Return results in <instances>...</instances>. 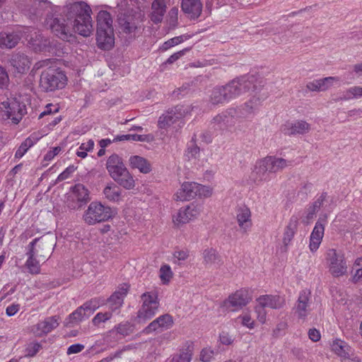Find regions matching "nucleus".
I'll use <instances>...</instances> for the list:
<instances>
[{"mask_svg":"<svg viewBox=\"0 0 362 362\" xmlns=\"http://www.w3.org/2000/svg\"><path fill=\"white\" fill-rule=\"evenodd\" d=\"M64 13L72 23L74 33L83 37L90 36L93 28L90 16L92 11L89 5L84 1L69 3L64 7Z\"/></svg>","mask_w":362,"mask_h":362,"instance_id":"f257e3e1","label":"nucleus"},{"mask_svg":"<svg viewBox=\"0 0 362 362\" xmlns=\"http://www.w3.org/2000/svg\"><path fill=\"white\" fill-rule=\"evenodd\" d=\"M96 42L98 48L110 50L115 45V35L111 14L107 11H100L96 16Z\"/></svg>","mask_w":362,"mask_h":362,"instance_id":"f03ea898","label":"nucleus"},{"mask_svg":"<svg viewBox=\"0 0 362 362\" xmlns=\"http://www.w3.org/2000/svg\"><path fill=\"white\" fill-rule=\"evenodd\" d=\"M106 169L110 177L126 189L135 186L133 176L125 167L122 158L116 153L112 154L107 160Z\"/></svg>","mask_w":362,"mask_h":362,"instance_id":"7ed1b4c3","label":"nucleus"},{"mask_svg":"<svg viewBox=\"0 0 362 362\" xmlns=\"http://www.w3.org/2000/svg\"><path fill=\"white\" fill-rule=\"evenodd\" d=\"M262 80L254 75L244 76L234 79L223 86L228 101L241 96L251 90L258 92L262 86Z\"/></svg>","mask_w":362,"mask_h":362,"instance_id":"20e7f679","label":"nucleus"},{"mask_svg":"<svg viewBox=\"0 0 362 362\" xmlns=\"http://www.w3.org/2000/svg\"><path fill=\"white\" fill-rule=\"evenodd\" d=\"M45 26L63 40H69L73 35L74 28L71 21L58 13L49 12L45 19Z\"/></svg>","mask_w":362,"mask_h":362,"instance_id":"39448f33","label":"nucleus"},{"mask_svg":"<svg viewBox=\"0 0 362 362\" xmlns=\"http://www.w3.org/2000/svg\"><path fill=\"white\" fill-rule=\"evenodd\" d=\"M67 81L66 76L59 69L49 67L40 75V88L44 92H52L63 88Z\"/></svg>","mask_w":362,"mask_h":362,"instance_id":"423d86ee","label":"nucleus"},{"mask_svg":"<svg viewBox=\"0 0 362 362\" xmlns=\"http://www.w3.org/2000/svg\"><path fill=\"white\" fill-rule=\"evenodd\" d=\"M26 113L25 104L16 98L0 103V117L5 120L11 119L13 124H18Z\"/></svg>","mask_w":362,"mask_h":362,"instance_id":"0eeeda50","label":"nucleus"},{"mask_svg":"<svg viewBox=\"0 0 362 362\" xmlns=\"http://www.w3.org/2000/svg\"><path fill=\"white\" fill-rule=\"evenodd\" d=\"M142 305L137 312L136 320L138 323H145L156 314L159 301L154 292H145L141 296Z\"/></svg>","mask_w":362,"mask_h":362,"instance_id":"6e6552de","label":"nucleus"},{"mask_svg":"<svg viewBox=\"0 0 362 362\" xmlns=\"http://www.w3.org/2000/svg\"><path fill=\"white\" fill-rule=\"evenodd\" d=\"M113 216L112 209L102 204L100 202H91L84 211L83 219L88 225H95L98 223L105 222Z\"/></svg>","mask_w":362,"mask_h":362,"instance_id":"1a4fd4ad","label":"nucleus"},{"mask_svg":"<svg viewBox=\"0 0 362 362\" xmlns=\"http://www.w3.org/2000/svg\"><path fill=\"white\" fill-rule=\"evenodd\" d=\"M57 238L52 233L35 238L28 246L29 251H35L36 257L45 260L50 256L56 245Z\"/></svg>","mask_w":362,"mask_h":362,"instance_id":"9d476101","label":"nucleus"},{"mask_svg":"<svg viewBox=\"0 0 362 362\" xmlns=\"http://www.w3.org/2000/svg\"><path fill=\"white\" fill-rule=\"evenodd\" d=\"M90 200V192L83 184L78 183L71 187L67 206L71 210L81 209Z\"/></svg>","mask_w":362,"mask_h":362,"instance_id":"9b49d317","label":"nucleus"},{"mask_svg":"<svg viewBox=\"0 0 362 362\" xmlns=\"http://www.w3.org/2000/svg\"><path fill=\"white\" fill-rule=\"evenodd\" d=\"M240 117H245L240 108H228L215 116L211 122V125L215 130H224L234 125L235 119Z\"/></svg>","mask_w":362,"mask_h":362,"instance_id":"f8f14e48","label":"nucleus"},{"mask_svg":"<svg viewBox=\"0 0 362 362\" xmlns=\"http://www.w3.org/2000/svg\"><path fill=\"white\" fill-rule=\"evenodd\" d=\"M326 260L329 265V271L334 277H339L346 273V262L341 252L329 249L326 253Z\"/></svg>","mask_w":362,"mask_h":362,"instance_id":"ddd939ff","label":"nucleus"},{"mask_svg":"<svg viewBox=\"0 0 362 362\" xmlns=\"http://www.w3.org/2000/svg\"><path fill=\"white\" fill-rule=\"evenodd\" d=\"M251 300L252 297L249 291L247 289H240L230 295L223 301V306L228 309L231 308V310L235 311L247 305Z\"/></svg>","mask_w":362,"mask_h":362,"instance_id":"4468645a","label":"nucleus"},{"mask_svg":"<svg viewBox=\"0 0 362 362\" xmlns=\"http://www.w3.org/2000/svg\"><path fill=\"white\" fill-rule=\"evenodd\" d=\"M327 222L326 214L320 215L315 223V227L310 236L309 248L312 252L317 251L319 248L324 236L325 226Z\"/></svg>","mask_w":362,"mask_h":362,"instance_id":"2eb2a0df","label":"nucleus"},{"mask_svg":"<svg viewBox=\"0 0 362 362\" xmlns=\"http://www.w3.org/2000/svg\"><path fill=\"white\" fill-rule=\"evenodd\" d=\"M174 325L173 317L169 314H164L148 324L146 327L143 332L148 334L153 332H163V330L170 329Z\"/></svg>","mask_w":362,"mask_h":362,"instance_id":"dca6fc26","label":"nucleus"},{"mask_svg":"<svg viewBox=\"0 0 362 362\" xmlns=\"http://www.w3.org/2000/svg\"><path fill=\"white\" fill-rule=\"evenodd\" d=\"M130 286L128 284H120L117 289L106 300L112 312L119 310L127 296Z\"/></svg>","mask_w":362,"mask_h":362,"instance_id":"f3484780","label":"nucleus"},{"mask_svg":"<svg viewBox=\"0 0 362 362\" xmlns=\"http://www.w3.org/2000/svg\"><path fill=\"white\" fill-rule=\"evenodd\" d=\"M22 38V33L18 30H5L0 32V48L12 49Z\"/></svg>","mask_w":362,"mask_h":362,"instance_id":"a211bd4d","label":"nucleus"},{"mask_svg":"<svg viewBox=\"0 0 362 362\" xmlns=\"http://www.w3.org/2000/svg\"><path fill=\"white\" fill-rule=\"evenodd\" d=\"M310 124L303 120H298L293 122H287L281 127L282 132L286 135L304 134L309 132Z\"/></svg>","mask_w":362,"mask_h":362,"instance_id":"6ab92c4d","label":"nucleus"},{"mask_svg":"<svg viewBox=\"0 0 362 362\" xmlns=\"http://www.w3.org/2000/svg\"><path fill=\"white\" fill-rule=\"evenodd\" d=\"M197 187L199 184L194 182H184L181 189L176 193V199L180 201H187L192 199L197 196Z\"/></svg>","mask_w":362,"mask_h":362,"instance_id":"aec40b11","label":"nucleus"},{"mask_svg":"<svg viewBox=\"0 0 362 362\" xmlns=\"http://www.w3.org/2000/svg\"><path fill=\"white\" fill-rule=\"evenodd\" d=\"M262 87L263 85L262 84L261 88L257 93L251 90L249 93L250 95L253 94L252 98L249 101L246 102L243 106L238 107L240 108L241 112L244 114L245 117H247V115L252 114L257 106L260 105L261 101L266 98L264 94H259Z\"/></svg>","mask_w":362,"mask_h":362,"instance_id":"412c9836","label":"nucleus"},{"mask_svg":"<svg viewBox=\"0 0 362 362\" xmlns=\"http://www.w3.org/2000/svg\"><path fill=\"white\" fill-rule=\"evenodd\" d=\"M262 87L263 85L262 84L261 88L257 93L251 90L249 93L250 95L253 94L252 98L249 101L246 102L243 106L238 107L240 108L241 112L244 114L245 117H247V115L252 114L257 106L260 105L261 101L266 98L264 94H259Z\"/></svg>","mask_w":362,"mask_h":362,"instance_id":"4be33fe9","label":"nucleus"},{"mask_svg":"<svg viewBox=\"0 0 362 362\" xmlns=\"http://www.w3.org/2000/svg\"><path fill=\"white\" fill-rule=\"evenodd\" d=\"M59 317L57 315L46 317L36 325V334L39 337L46 335L59 326Z\"/></svg>","mask_w":362,"mask_h":362,"instance_id":"5701e85b","label":"nucleus"},{"mask_svg":"<svg viewBox=\"0 0 362 362\" xmlns=\"http://www.w3.org/2000/svg\"><path fill=\"white\" fill-rule=\"evenodd\" d=\"M181 8L190 18L196 19L202 13V4L200 0H182Z\"/></svg>","mask_w":362,"mask_h":362,"instance_id":"b1692460","label":"nucleus"},{"mask_svg":"<svg viewBox=\"0 0 362 362\" xmlns=\"http://www.w3.org/2000/svg\"><path fill=\"white\" fill-rule=\"evenodd\" d=\"M257 301L265 308L272 309H280L285 305V299L279 295H262L260 296Z\"/></svg>","mask_w":362,"mask_h":362,"instance_id":"393cba45","label":"nucleus"},{"mask_svg":"<svg viewBox=\"0 0 362 362\" xmlns=\"http://www.w3.org/2000/svg\"><path fill=\"white\" fill-rule=\"evenodd\" d=\"M236 218L238 226L243 233H246L251 228L252 225L251 212L247 206H240L237 209Z\"/></svg>","mask_w":362,"mask_h":362,"instance_id":"a878e982","label":"nucleus"},{"mask_svg":"<svg viewBox=\"0 0 362 362\" xmlns=\"http://www.w3.org/2000/svg\"><path fill=\"white\" fill-rule=\"evenodd\" d=\"M263 159L267 168H268V173H275L291 165V161L282 158L267 156Z\"/></svg>","mask_w":362,"mask_h":362,"instance_id":"bb28decb","label":"nucleus"},{"mask_svg":"<svg viewBox=\"0 0 362 362\" xmlns=\"http://www.w3.org/2000/svg\"><path fill=\"white\" fill-rule=\"evenodd\" d=\"M298 216L293 215L290 218L288 225L286 226L284 233L283 244L285 247H287L291 241L293 240L298 229ZM285 251H286V248H285Z\"/></svg>","mask_w":362,"mask_h":362,"instance_id":"cd10ccee","label":"nucleus"},{"mask_svg":"<svg viewBox=\"0 0 362 362\" xmlns=\"http://www.w3.org/2000/svg\"><path fill=\"white\" fill-rule=\"evenodd\" d=\"M267 173H268V168H267L262 158L256 163L250 173V180L255 184H259L267 180Z\"/></svg>","mask_w":362,"mask_h":362,"instance_id":"c85d7f7f","label":"nucleus"},{"mask_svg":"<svg viewBox=\"0 0 362 362\" xmlns=\"http://www.w3.org/2000/svg\"><path fill=\"white\" fill-rule=\"evenodd\" d=\"M129 165L132 168L138 169L139 172L147 174L151 171V165L150 162L139 156H132L129 158Z\"/></svg>","mask_w":362,"mask_h":362,"instance_id":"c756f323","label":"nucleus"},{"mask_svg":"<svg viewBox=\"0 0 362 362\" xmlns=\"http://www.w3.org/2000/svg\"><path fill=\"white\" fill-rule=\"evenodd\" d=\"M310 293L302 291L298 296L297 304L294 309L298 317L304 318L307 315V308L308 307Z\"/></svg>","mask_w":362,"mask_h":362,"instance_id":"7c9ffc66","label":"nucleus"},{"mask_svg":"<svg viewBox=\"0 0 362 362\" xmlns=\"http://www.w3.org/2000/svg\"><path fill=\"white\" fill-rule=\"evenodd\" d=\"M204 263L206 265L222 264V259L216 250L214 248H206L202 252Z\"/></svg>","mask_w":362,"mask_h":362,"instance_id":"2f4dec72","label":"nucleus"},{"mask_svg":"<svg viewBox=\"0 0 362 362\" xmlns=\"http://www.w3.org/2000/svg\"><path fill=\"white\" fill-rule=\"evenodd\" d=\"M28 259L25 262V266L29 270V272L32 274H39L40 272V267L39 261L36 259V255L35 251H29L28 250L26 252Z\"/></svg>","mask_w":362,"mask_h":362,"instance_id":"473e14b6","label":"nucleus"},{"mask_svg":"<svg viewBox=\"0 0 362 362\" xmlns=\"http://www.w3.org/2000/svg\"><path fill=\"white\" fill-rule=\"evenodd\" d=\"M38 140L39 138L35 134L28 137L17 149L15 153V157L18 158H22L27 152V151L30 147H32Z\"/></svg>","mask_w":362,"mask_h":362,"instance_id":"72a5a7b5","label":"nucleus"},{"mask_svg":"<svg viewBox=\"0 0 362 362\" xmlns=\"http://www.w3.org/2000/svg\"><path fill=\"white\" fill-rule=\"evenodd\" d=\"M85 317H86V315L80 306L66 318L64 323L67 327H73L81 322Z\"/></svg>","mask_w":362,"mask_h":362,"instance_id":"f704fd0d","label":"nucleus"},{"mask_svg":"<svg viewBox=\"0 0 362 362\" xmlns=\"http://www.w3.org/2000/svg\"><path fill=\"white\" fill-rule=\"evenodd\" d=\"M121 192L119 187L114 183L107 185L103 189L105 198L113 202H118L120 199Z\"/></svg>","mask_w":362,"mask_h":362,"instance_id":"c9c22d12","label":"nucleus"},{"mask_svg":"<svg viewBox=\"0 0 362 362\" xmlns=\"http://www.w3.org/2000/svg\"><path fill=\"white\" fill-rule=\"evenodd\" d=\"M193 354L192 344H188L179 354L173 356L170 362H190Z\"/></svg>","mask_w":362,"mask_h":362,"instance_id":"e433bc0d","label":"nucleus"},{"mask_svg":"<svg viewBox=\"0 0 362 362\" xmlns=\"http://www.w3.org/2000/svg\"><path fill=\"white\" fill-rule=\"evenodd\" d=\"M12 64L18 71H23L25 69L29 68L30 61L24 54H16L12 57Z\"/></svg>","mask_w":362,"mask_h":362,"instance_id":"4c0bfd02","label":"nucleus"},{"mask_svg":"<svg viewBox=\"0 0 362 362\" xmlns=\"http://www.w3.org/2000/svg\"><path fill=\"white\" fill-rule=\"evenodd\" d=\"M210 102L213 105H218L228 102L223 86L216 87L212 90L210 95Z\"/></svg>","mask_w":362,"mask_h":362,"instance_id":"58836bf2","label":"nucleus"},{"mask_svg":"<svg viewBox=\"0 0 362 362\" xmlns=\"http://www.w3.org/2000/svg\"><path fill=\"white\" fill-rule=\"evenodd\" d=\"M348 349V345L341 340L337 339L334 341L332 344V351H334L338 356L344 358L349 356V354L347 351Z\"/></svg>","mask_w":362,"mask_h":362,"instance_id":"ea45409f","label":"nucleus"},{"mask_svg":"<svg viewBox=\"0 0 362 362\" xmlns=\"http://www.w3.org/2000/svg\"><path fill=\"white\" fill-rule=\"evenodd\" d=\"M100 305V298H94L85 302L81 306L86 317L92 315Z\"/></svg>","mask_w":362,"mask_h":362,"instance_id":"a19ab883","label":"nucleus"},{"mask_svg":"<svg viewBox=\"0 0 362 362\" xmlns=\"http://www.w3.org/2000/svg\"><path fill=\"white\" fill-rule=\"evenodd\" d=\"M171 113L173 112L169 110L166 114L159 117L158 125L160 129H165L178 121V119H175L174 117L175 115Z\"/></svg>","mask_w":362,"mask_h":362,"instance_id":"79ce46f5","label":"nucleus"},{"mask_svg":"<svg viewBox=\"0 0 362 362\" xmlns=\"http://www.w3.org/2000/svg\"><path fill=\"white\" fill-rule=\"evenodd\" d=\"M354 274L352 276V281L355 284L362 283V257L357 258L353 266Z\"/></svg>","mask_w":362,"mask_h":362,"instance_id":"37998d69","label":"nucleus"},{"mask_svg":"<svg viewBox=\"0 0 362 362\" xmlns=\"http://www.w3.org/2000/svg\"><path fill=\"white\" fill-rule=\"evenodd\" d=\"M187 208H185V209L181 208L179 210L177 216L173 219V221L175 224H177L178 226L180 224H184V223L189 222L192 218H193L189 215V213H187Z\"/></svg>","mask_w":362,"mask_h":362,"instance_id":"c03bdc74","label":"nucleus"},{"mask_svg":"<svg viewBox=\"0 0 362 362\" xmlns=\"http://www.w3.org/2000/svg\"><path fill=\"white\" fill-rule=\"evenodd\" d=\"M189 38V36L185 35L173 37V38L170 39L169 40L165 42L162 46V48L163 50H167L169 48L182 42Z\"/></svg>","mask_w":362,"mask_h":362,"instance_id":"a18cd8bd","label":"nucleus"},{"mask_svg":"<svg viewBox=\"0 0 362 362\" xmlns=\"http://www.w3.org/2000/svg\"><path fill=\"white\" fill-rule=\"evenodd\" d=\"M94 147V141L93 139H89L86 143H83L79 147V150L76 153L78 157L84 158L87 156V152L90 151Z\"/></svg>","mask_w":362,"mask_h":362,"instance_id":"49530a36","label":"nucleus"},{"mask_svg":"<svg viewBox=\"0 0 362 362\" xmlns=\"http://www.w3.org/2000/svg\"><path fill=\"white\" fill-rule=\"evenodd\" d=\"M173 276L170 267L168 264L163 265L160 269V278L163 284L168 283Z\"/></svg>","mask_w":362,"mask_h":362,"instance_id":"de8ad7c7","label":"nucleus"},{"mask_svg":"<svg viewBox=\"0 0 362 362\" xmlns=\"http://www.w3.org/2000/svg\"><path fill=\"white\" fill-rule=\"evenodd\" d=\"M321 91H325L329 88L334 81H338L337 77L328 76L323 78L317 79Z\"/></svg>","mask_w":362,"mask_h":362,"instance_id":"09e8293b","label":"nucleus"},{"mask_svg":"<svg viewBox=\"0 0 362 362\" xmlns=\"http://www.w3.org/2000/svg\"><path fill=\"white\" fill-rule=\"evenodd\" d=\"M111 312L98 313L92 320L94 326H98L101 322H105L112 317Z\"/></svg>","mask_w":362,"mask_h":362,"instance_id":"8fccbe9b","label":"nucleus"},{"mask_svg":"<svg viewBox=\"0 0 362 362\" xmlns=\"http://www.w3.org/2000/svg\"><path fill=\"white\" fill-rule=\"evenodd\" d=\"M175 115V119L178 120L184 117L189 112L188 109L183 105H176L175 107L170 110Z\"/></svg>","mask_w":362,"mask_h":362,"instance_id":"3c124183","label":"nucleus"},{"mask_svg":"<svg viewBox=\"0 0 362 362\" xmlns=\"http://www.w3.org/2000/svg\"><path fill=\"white\" fill-rule=\"evenodd\" d=\"M165 12V10L152 8V13H151V20L156 24L160 23L163 18Z\"/></svg>","mask_w":362,"mask_h":362,"instance_id":"603ef678","label":"nucleus"},{"mask_svg":"<svg viewBox=\"0 0 362 362\" xmlns=\"http://www.w3.org/2000/svg\"><path fill=\"white\" fill-rule=\"evenodd\" d=\"M115 329L117 333L123 336L129 335L132 332L131 325L128 322L119 324L115 327Z\"/></svg>","mask_w":362,"mask_h":362,"instance_id":"864d4df0","label":"nucleus"},{"mask_svg":"<svg viewBox=\"0 0 362 362\" xmlns=\"http://www.w3.org/2000/svg\"><path fill=\"white\" fill-rule=\"evenodd\" d=\"M41 348V344L37 342L30 344L26 349V356L29 357H33L37 354Z\"/></svg>","mask_w":362,"mask_h":362,"instance_id":"5fc2aeb1","label":"nucleus"},{"mask_svg":"<svg viewBox=\"0 0 362 362\" xmlns=\"http://www.w3.org/2000/svg\"><path fill=\"white\" fill-rule=\"evenodd\" d=\"M76 168L74 165H69L62 173H60L57 180L61 182L68 179L70 175L76 170Z\"/></svg>","mask_w":362,"mask_h":362,"instance_id":"6e6d98bb","label":"nucleus"},{"mask_svg":"<svg viewBox=\"0 0 362 362\" xmlns=\"http://www.w3.org/2000/svg\"><path fill=\"white\" fill-rule=\"evenodd\" d=\"M214 351L211 349L204 348L200 353V360L203 362H209L214 357Z\"/></svg>","mask_w":362,"mask_h":362,"instance_id":"4d7b16f0","label":"nucleus"},{"mask_svg":"<svg viewBox=\"0 0 362 362\" xmlns=\"http://www.w3.org/2000/svg\"><path fill=\"white\" fill-rule=\"evenodd\" d=\"M199 153V148L194 142L191 141V144L188 145L187 156L189 159L192 158H196Z\"/></svg>","mask_w":362,"mask_h":362,"instance_id":"13d9d810","label":"nucleus"},{"mask_svg":"<svg viewBox=\"0 0 362 362\" xmlns=\"http://www.w3.org/2000/svg\"><path fill=\"white\" fill-rule=\"evenodd\" d=\"M186 208L187 209V213H189V215L191 216V217L195 218L199 214L202 207L201 205L194 204V203H192L190 205L187 206Z\"/></svg>","mask_w":362,"mask_h":362,"instance_id":"bf43d9fd","label":"nucleus"},{"mask_svg":"<svg viewBox=\"0 0 362 362\" xmlns=\"http://www.w3.org/2000/svg\"><path fill=\"white\" fill-rule=\"evenodd\" d=\"M255 313L257 315V319L262 323H264L266 320L267 313L265 311V307L258 303L255 307Z\"/></svg>","mask_w":362,"mask_h":362,"instance_id":"052dcab7","label":"nucleus"},{"mask_svg":"<svg viewBox=\"0 0 362 362\" xmlns=\"http://www.w3.org/2000/svg\"><path fill=\"white\" fill-rule=\"evenodd\" d=\"M317 211L313 209L310 205L306 209V216L303 218V222L308 224L310 221L313 219Z\"/></svg>","mask_w":362,"mask_h":362,"instance_id":"680f3d73","label":"nucleus"},{"mask_svg":"<svg viewBox=\"0 0 362 362\" xmlns=\"http://www.w3.org/2000/svg\"><path fill=\"white\" fill-rule=\"evenodd\" d=\"M189 48H185L182 50H180L177 52L174 53L170 57L166 60L165 64H173L175 62H176L178 59H180L181 57H182L186 52L189 51Z\"/></svg>","mask_w":362,"mask_h":362,"instance_id":"e2e57ef3","label":"nucleus"},{"mask_svg":"<svg viewBox=\"0 0 362 362\" xmlns=\"http://www.w3.org/2000/svg\"><path fill=\"white\" fill-rule=\"evenodd\" d=\"M327 197V192H322L321 195L310 206L317 211L322 207L324 201Z\"/></svg>","mask_w":362,"mask_h":362,"instance_id":"0e129e2a","label":"nucleus"},{"mask_svg":"<svg viewBox=\"0 0 362 362\" xmlns=\"http://www.w3.org/2000/svg\"><path fill=\"white\" fill-rule=\"evenodd\" d=\"M219 339H220L221 343L223 344H225V345H230L234 341V339L233 338V337L230 336L228 332H222L220 334Z\"/></svg>","mask_w":362,"mask_h":362,"instance_id":"69168bd1","label":"nucleus"},{"mask_svg":"<svg viewBox=\"0 0 362 362\" xmlns=\"http://www.w3.org/2000/svg\"><path fill=\"white\" fill-rule=\"evenodd\" d=\"M85 346L84 345L81 344H74L71 345L66 351V354L68 355L73 354H78L81 351H82L84 349Z\"/></svg>","mask_w":362,"mask_h":362,"instance_id":"338daca9","label":"nucleus"},{"mask_svg":"<svg viewBox=\"0 0 362 362\" xmlns=\"http://www.w3.org/2000/svg\"><path fill=\"white\" fill-rule=\"evenodd\" d=\"M347 93L350 94L351 98H360L362 97V87L354 86L347 90Z\"/></svg>","mask_w":362,"mask_h":362,"instance_id":"774afa93","label":"nucleus"}]
</instances>
